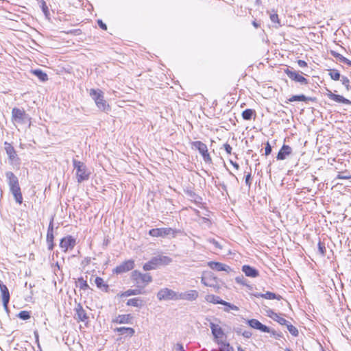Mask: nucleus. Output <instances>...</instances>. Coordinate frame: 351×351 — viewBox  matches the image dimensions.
I'll return each instance as SVG.
<instances>
[{
  "label": "nucleus",
  "mask_w": 351,
  "mask_h": 351,
  "mask_svg": "<svg viewBox=\"0 0 351 351\" xmlns=\"http://www.w3.org/2000/svg\"><path fill=\"white\" fill-rule=\"evenodd\" d=\"M5 177L10 191L14 196L16 203L21 204L23 202V196L18 178L12 171H6Z\"/></svg>",
  "instance_id": "f257e3e1"
},
{
  "label": "nucleus",
  "mask_w": 351,
  "mask_h": 351,
  "mask_svg": "<svg viewBox=\"0 0 351 351\" xmlns=\"http://www.w3.org/2000/svg\"><path fill=\"white\" fill-rule=\"evenodd\" d=\"M173 260L171 257L159 254L152 257L149 261L143 265V268L145 271L153 270L160 266L168 265Z\"/></svg>",
  "instance_id": "f03ea898"
},
{
  "label": "nucleus",
  "mask_w": 351,
  "mask_h": 351,
  "mask_svg": "<svg viewBox=\"0 0 351 351\" xmlns=\"http://www.w3.org/2000/svg\"><path fill=\"white\" fill-rule=\"evenodd\" d=\"M90 96L95 101L97 107L104 112H108L110 110V106L104 99V93L99 89H90Z\"/></svg>",
  "instance_id": "7ed1b4c3"
},
{
  "label": "nucleus",
  "mask_w": 351,
  "mask_h": 351,
  "mask_svg": "<svg viewBox=\"0 0 351 351\" xmlns=\"http://www.w3.org/2000/svg\"><path fill=\"white\" fill-rule=\"evenodd\" d=\"M74 169H76V177L78 183H81L89 178L90 172L88 171L86 165L75 159L73 160Z\"/></svg>",
  "instance_id": "20e7f679"
},
{
  "label": "nucleus",
  "mask_w": 351,
  "mask_h": 351,
  "mask_svg": "<svg viewBox=\"0 0 351 351\" xmlns=\"http://www.w3.org/2000/svg\"><path fill=\"white\" fill-rule=\"evenodd\" d=\"M191 145L193 148H195L199 151L206 163L212 162V158L210 156L207 145L205 143L197 141L192 142Z\"/></svg>",
  "instance_id": "39448f33"
},
{
  "label": "nucleus",
  "mask_w": 351,
  "mask_h": 351,
  "mask_svg": "<svg viewBox=\"0 0 351 351\" xmlns=\"http://www.w3.org/2000/svg\"><path fill=\"white\" fill-rule=\"evenodd\" d=\"M176 231L171 228H153L149 231V234L154 237H165L171 234L173 237H176Z\"/></svg>",
  "instance_id": "423d86ee"
},
{
  "label": "nucleus",
  "mask_w": 351,
  "mask_h": 351,
  "mask_svg": "<svg viewBox=\"0 0 351 351\" xmlns=\"http://www.w3.org/2000/svg\"><path fill=\"white\" fill-rule=\"evenodd\" d=\"M178 292L168 288L161 289L157 293L159 300H178Z\"/></svg>",
  "instance_id": "0eeeda50"
},
{
  "label": "nucleus",
  "mask_w": 351,
  "mask_h": 351,
  "mask_svg": "<svg viewBox=\"0 0 351 351\" xmlns=\"http://www.w3.org/2000/svg\"><path fill=\"white\" fill-rule=\"evenodd\" d=\"M132 278L136 282L138 287H141V283H149L152 281V277L149 274H142L141 272L134 270L132 273Z\"/></svg>",
  "instance_id": "6e6552de"
},
{
  "label": "nucleus",
  "mask_w": 351,
  "mask_h": 351,
  "mask_svg": "<svg viewBox=\"0 0 351 351\" xmlns=\"http://www.w3.org/2000/svg\"><path fill=\"white\" fill-rule=\"evenodd\" d=\"M285 73L287 75V76L293 81L295 82H298L300 84L306 85L308 84V80L301 75H300L297 71H295L293 68H287L285 70Z\"/></svg>",
  "instance_id": "1a4fd4ad"
},
{
  "label": "nucleus",
  "mask_w": 351,
  "mask_h": 351,
  "mask_svg": "<svg viewBox=\"0 0 351 351\" xmlns=\"http://www.w3.org/2000/svg\"><path fill=\"white\" fill-rule=\"evenodd\" d=\"M210 328L211 329L212 334L214 337V341L218 343V342L223 341L222 338L225 336V333L218 324H215L213 322L210 323Z\"/></svg>",
  "instance_id": "9d476101"
},
{
  "label": "nucleus",
  "mask_w": 351,
  "mask_h": 351,
  "mask_svg": "<svg viewBox=\"0 0 351 351\" xmlns=\"http://www.w3.org/2000/svg\"><path fill=\"white\" fill-rule=\"evenodd\" d=\"M12 116L15 121L20 123H24L26 119H28V115L25 113V110L17 108L12 109Z\"/></svg>",
  "instance_id": "9b49d317"
},
{
  "label": "nucleus",
  "mask_w": 351,
  "mask_h": 351,
  "mask_svg": "<svg viewBox=\"0 0 351 351\" xmlns=\"http://www.w3.org/2000/svg\"><path fill=\"white\" fill-rule=\"evenodd\" d=\"M0 291L3 307L6 311H8V304L10 302V295L8 287L2 282L1 280H0Z\"/></svg>",
  "instance_id": "f8f14e48"
},
{
  "label": "nucleus",
  "mask_w": 351,
  "mask_h": 351,
  "mask_svg": "<svg viewBox=\"0 0 351 351\" xmlns=\"http://www.w3.org/2000/svg\"><path fill=\"white\" fill-rule=\"evenodd\" d=\"M75 239L72 236H68L61 239L60 247L64 252L72 250L75 245Z\"/></svg>",
  "instance_id": "ddd939ff"
},
{
  "label": "nucleus",
  "mask_w": 351,
  "mask_h": 351,
  "mask_svg": "<svg viewBox=\"0 0 351 351\" xmlns=\"http://www.w3.org/2000/svg\"><path fill=\"white\" fill-rule=\"evenodd\" d=\"M247 323L250 327L257 329V330H259L261 332H270V331H271V329L268 326L263 324L258 319H249V320H247Z\"/></svg>",
  "instance_id": "4468645a"
},
{
  "label": "nucleus",
  "mask_w": 351,
  "mask_h": 351,
  "mask_svg": "<svg viewBox=\"0 0 351 351\" xmlns=\"http://www.w3.org/2000/svg\"><path fill=\"white\" fill-rule=\"evenodd\" d=\"M134 262L132 260H129V261H126L123 262L122 264L117 266L115 268L114 271L117 274H121V273H124V272H126V271H128L134 268Z\"/></svg>",
  "instance_id": "2eb2a0df"
},
{
  "label": "nucleus",
  "mask_w": 351,
  "mask_h": 351,
  "mask_svg": "<svg viewBox=\"0 0 351 351\" xmlns=\"http://www.w3.org/2000/svg\"><path fill=\"white\" fill-rule=\"evenodd\" d=\"M178 300L188 301L195 300L198 297V292L196 290H190L186 292L178 293Z\"/></svg>",
  "instance_id": "dca6fc26"
},
{
  "label": "nucleus",
  "mask_w": 351,
  "mask_h": 351,
  "mask_svg": "<svg viewBox=\"0 0 351 351\" xmlns=\"http://www.w3.org/2000/svg\"><path fill=\"white\" fill-rule=\"evenodd\" d=\"M327 91H328V93L326 95L330 99L333 100L335 102L341 103V104H351V101L349 99L343 97V96L339 95H336V94L332 93L329 90H327Z\"/></svg>",
  "instance_id": "f3484780"
},
{
  "label": "nucleus",
  "mask_w": 351,
  "mask_h": 351,
  "mask_svg": "<svg viewBox=\"0 0 351 351\" xmlns=\"http://www.w3.org/2000/svg\"><path fill=\"white\" fill-rule=\"evenodd\" d=\"M292 153V149L289 145L284 144L278 153L276 158L278 160H283Z\"/></svg>",
  "instance_id": "a211bd4d"
},
{
  "label": "nucleus",
  "mask_w": 351,
  "mask_h": 351,
  "mask_svg": "<svg viewBox=\"0 0 351 351\" xmlns=\"http://www.w3.org/2000/svg\"><path fill=\"white\" fill-rule=\"evenodd\" d=\"M132 319L133 317L130 314L119 315L112 322L119 324H132Z\"/></svg>",
  "instance_id": "6ab92c4d"
},
{
  "label": "nucleus",
  "mask_w": 351,
  "mask_h": 351,
  "mask_svg": "<svg viewBox=\"0 0 351 351\" xmlns=\"http://www.w3.org/2000/svg\"><path fill=\"white\" fill-rule=\"evenodd\" d=\"M114 332L120 335H125V337H132L135 330L130 327H117L114 329Z\"/></svg>",
  "instance_id": "aec40b11"
},
{
  "label": "nucleus",
  "mask_w": 351,
  "mask_h": 351,
  "mask_svg": "<svg viewBox=\"0 0 351 351\" xmlns=\"http://www.w3.org/2000/svg\"><path fill=\"white\" fill-rule=\"evenodd\" d=\"M208 265L212 269L218 271H225L229 272L231 270V268L228 265L219 262L210 261L208 263Z\"/></svg>",
  "instance_id": "412c9836"
},
{
  "label": "nucleus",
  "mask_w": 351,
  "mask_h": 351,
  "mask_svg": "<svg viewBox=\"0 0 351 351\" xmlns=\"http://www.w3.org/2000/svg\"><path fill=\"white\" fill-rule=\"evenodd\" d=\"M242 271L247 277L256 278L259 276L258 271L248 265H245L242 267Z\"/></svg>",
  "instance_id": "4be33fe9"
},
{
  "label": "nucleus",
  "mask_w": 351,
  "mask_h": 351,
  "mask_svg": "<svg viewBox=\"0 0 351 351\" xmlns=\"http://www.w3.org/2000/svg\"><path fill=\"white\" fill-rule=\"evenodd\" d=\"M4 145H5V150L6 152V154L8 156L9 160L11 161H14L17 157L16 152L14 147L11 144H10L7 142H5Z\"/></svg>",
  "instance_id": "5701e85b"
},
{
  "label": "nucleus",
  "mask_w": 351,
  "mask_h": 351,
  "mask_svg": "<svg viewBox=\"0 0 351 351\" xmlns=\"http://www.w3.org/2000/svg\"><path fill=\"white\" fill-rule=\"evenodd\" d=\"M77 318L82 322H85L88 319L86 311L83 308L80 304L75 308Z\"/></svg>",
  "instance_id": "b1692460"
},
{
  "label": "nucleus",
  "mask_w": 351,
  "mask_h": 351,
  "mask_svg": "<svg viewBox=\"0 0 351 351\" xmlns=\"http://www.w3.org/2000/svg\"><path fill=\"white\" fill-rule=\"evenodd\" d=\"M205 300L206 302L213 303L215 304H221L223 300L221 299L219 296L213 295V294H208L205 296Z\"/></svg>",
  "instance_id": "393cba45"
},
{
  "label": "nucleus",
  "mask_w": 351,
  "mask_h": 351,
  "mask_svg": "<svg viewBox=\"0 0 351 351\" xmlns=\"http://www.w3.org/2000/svg\"><path fill=\"white\" fill-rule=\"evenodd\" d=\"M128 306H135V307H141L144 304V302L142 299L139 298H135L129 299L126 303Z\"/></svg>",
  "instance_id": "a878e982"
},
{
  "label": "nucleus",
  "mask_w": 351,
  "mask_h": 351,
  "mask_svg": "<svg viewBox=\"0 0 351 351\" xmlns=\"http://www.w3.org/2000/svg\"><path fill=\"white\" fill-rule=\"evenodd\" d=\"M32 72L41 82H46V81L48 80V76H47V73L43 72L42 70H40V69H35V70H33Z\"/></svg>",
  "instance_id": "bb28decb"
},
{
  "label": "nucleus",
  "mask_w": 351,
  "mask_h": 351,
  "mask_svg": "<svg viewBox=\"0 0 351 351\" xmlns=\"http://www.w3.org/2000/svg\"><path fill=\"white\" fill-rule=\"evenodd\" d=\"M313 100L311 97H307L304 95H293L291 97H290L288 101L289 102H293V101H311Z\"/></svg>",
  "instance_id": "cd10ccee"
},
{
  "label": "nucleus",
  "mask_w": 351,
  "mask_h": 351,
  "mask_svg": "<svg viewBox=\"0 0 351 351\" xmlns=\"http://www.w3.org/2000/svg\"><path fill=\"white\" fill-rule=\"evenodd\" d=\"M253 116L256 117V112L252 109H245L242 112V117L244 120H251Z\"/></svg>",
  "instance_id": "c85d7f7f"
},
{
  "label": "nucleus",
  "mask_w": 351,
  "mask_h": 351,
  "mask_svg": "<svg viewBox=\"0 0 351 351\" xmlns=\"http://www.w3.org/2000/svg\"><path fill=\"white\" fill-rule=\"evenodd\" d=\"M95 282L99 289L105 291H108V285L104 282V280L101 278L96 277L95 279Z\"/></svg>",
  "instance_id": "c756f323"
},
{
  "label": "nucleus",
  "mask_w": 351,
  "mask_h": 351,
  "mask_svg": "<svg viewBox=\"0 0 351 351\" xmlns=\"http://www.w3.org/2000/svg\"><path fill=\"white\" fill-rule=\"evenodd\" d=\"M143 292L141 289H128L120 294V297H128L131 295H135L141 294Z\"/></svg>",
  "instance_id": "7c9ffc66"
},
{
  "label": "nucleus",
  "mask_w": 351,
  "mask_h": 351,
  "mask_svg": "<svg viewBox=\"0 0 351 351\" xmlns=\"http://www.w3.org/2000/svg\"><path fill=\"white\" fill-rule=\"evenodd\" d=\"M219 346V351H234V348L230 344L226 341H220L217 343Z\"/></svg>",
  "instance_id": "2f4dec72"
},
{
  "label": "nucleus",
  "mask_w": 351,
  "mask_h": 351,
  "mask_svg": "<svg viewBox=\"0 0 351 351\" xmlns=\"http://www.w3.org/2000/svg\"><path fill=\"white\" fill-rule=\"evenodd\" d=\"M222 305L225 306L226 307L223 308V311L225 312H230V310H232V311H239V307L237 306L236 305L234 304H232L230 302H228L226 301H224L223 300L222 301V303H221Z\"/></svg>",
  "instance_id": "473e14b6"
},
{
  "label": "nucleus",
  "mask_w": 351,
  "mask_h": 351,
  "mask_svg": "<svg viewBox=\"0 0 351 351\" xmlns=\"http://www.w3.org/2000/svg\"><path fill=\"white\" fill-rule=\"evenodd\" d=\"M263 298L267 300H280L282 299V296L272 292L267 291L265 293H263Z\"/></svg>",
  "instance_id": "72a5a7b5"
},
{
  "label": "nucleus",
  "mask_w": 351,
  "mask_h": 351,
  "mask_svg": "<svg viewBox=\"0 0 351 351\" xmlns=\"http://www.w3.org/2000/svg\"><path fill=\"white\" fill-rule=\"evenodd\" d=\"M46 17L49 15V10L47 5L46 2L44 0H36Z\"/></svg>",
  "instance_id": "f704fd0d"
},
{
  "label": "nucleus",
  "mask_w": 351,
  "mask_h": 351,
  "mask_svg": "<svg viewBox=\"0 0 351 351\" xmlns=\"http://www.w3.org/2000/svg\"><path fill=\"white\" fill-rule=\"evenodd\" d=\"M53 239H54L53 232H47V243L48 245V249L49 250H52L54 247Z\"/></svg>",
  "instance_id": "c9c22d12"
},
{
  "label": "nucleus",
  "mask_w": 351,
  "mask_h": 351,
  "mask_svg": "<svg viewBox=\"0 0 351 351\" xmlns=\"http://www.w3.org/2000/svg\"><path fill=\"white\" fill-rule=\"evenodd\" d=\"M289 332L294 337H298L299 335L298 330L296 327L293 326L290 322H287V324H285Z\"/></svg>",
  "instance_id": "e433bc0d"
},
{
  "label": "nucleus",
  "mask_w": 351,
  "mask_h": 351,
  "mask_svg": "<svg viewBox=\"0 0 351 351\" xmlns=\"http://www.w3.org/2000/svg\"><path fill=\"white\" fill-rule=\"evenodd\" d=\"M76 286L83 290H86L89 288L86 280H84L82 277L78 278Z\"/></svg>",
  "instance_id": "4c0bfd02"
},
{
  "label": "nucleus",
  "mask_w": 351,
  "mask_h": 351,
  "mask_svg": "<svg viewBox=\"0 0 351 351\" xmlns=\"http://www.w3.org/2000/svg\"><path fill=\"white\" fill-rule=\"evenodd\" d=\"M328 74H329L330 77H331V79L333 80H335V81L339 80L341 78L340 73L339 72V71H337L336 69L330 70Z\"/></svg>",
  "instance_id": "58836bf2"
},
{
  "label": "nucleus",
  "mask_w": 351,
  "mask_h": 351,
  "mask_svg": "<svg viewBox=\"0 0 351 351\" xmlns=\"http://www.w3.org/2000/svg\"><path fill=\"white\" fill-rule=\"evenodd\" d=\"M351 178V174L347 171L338 173L336 179L348 180Z\"/></svg>",
  "instance_id": "ea45409f"
},
{
  "label": "nucleus",
  "mask_w": 351,
  "mask_h": 351,
  "mask_svg": "<svg viewBox=\"0 0 351 351\" xmlns=\"http://www.w3.org/2000/svg\"><path fill=\"white\" fill-rule=\"evenodd\" d=\"M18 317L23 320H27L30 318V313L27 311H21L18 314Z\"/></svg>",
  "instance_id": "a19ab883"
},
{
  "label": "nucleus",
  "mask_w": 351,
  "mask_h": 351,
  "mask_svg": "<svg viewBox=\"0 0 351 351\" xmlns=\"http://www.w3.org/2000/svg\"><path fill=\"white\" fill-rule=\"evenodd\" d=\"M235 281L240 285L247 286L250 287V285H247V280L245 279L243 276H239L235 278Z\"/></svg>",
  "instance_id": "79ce46f5"
},
{
  "label": "nucleus",
  "mask_w": 351,
  "mask_h": 351,
  "mask_svg": "<svg viewBox=\"0 0 351 351\" xmlns=\"http://www.w3.org/2000/svg\"><path fill=\"white\" fill-rule=\"evenodd\" d=\"M278 323H279L280 325H285L287 324V322L285 318L280 316V315L277 314L275 318L273 319Z\"/></svg>",
  "instance_id": "37998d69"
},
{
  "label": "nucleus",
  "mask_w": 351,
  "mask_h": 351,
  "mask_svg": "<svg viewBox=\"0 0 351 351\" xmlns=\"http://www.w3.org/2000/svg\"><path fill=\"white\" fill-rule=\"evenodd\" d=\"M270 19L273 23L278 24V26H276V27L281 26V25L280 24V21L278 19V15L277 14L275 13V14H271Z\"/></svg>",
  "instance_id": "c03bdc74"
},
{
  "label": "nucleus",
  "mask_w": 351,
  "mask_h": 351,
  "mask_svg": "<svg viewBox=\"0 0 351 351\" xmlns=\"http://www.w3.org/2000/svg\"><path fill=\"white\" fill-rule=\"evenodd\" d=\"M339 80L341 81L342 84H343L346 87V88L348 90L349 89V84H350L349 79L346 76H342V77H341Z\"/></svg>",
  "instance_id": "a18cd8bd"
},
{
  "label": "nucleus",
  "mask_w": 351,
  "mask_h": 351,
  "mask_svg": "<svg viewBox=\"0 0 351 351\" xmlns=\"http://www.w3.org/2000/svg\"><path fill=\"white\" fill-rule=\"evenodd\" d=\"M186 193L190 198L194 199L195 202L197 201V198H199L193 191L187 190Z\"/></svg>",
  "instance_id": "49530a36"
},
{
  "label": "nucleus",
  "mask_w": 351,
  "mask_h": 351,
  "mask_svg": "<svg viewBox=\"0 0 351 351\" xmlns=\"http://www.w3.org/2000/svg\"><path fill=\"white\" fill-rule=\"evenodd\" d=\"M202 282L206 286L208 287H212L213 285L210 280H209L206 276L202 278Z\"/></svg>",
  "instance_id": "de8ad7c7"
},
{
  "label": "nucleus",
  "mask_w": 351,
  "mask_h": 351,
  "mask_svg": "<svg viewBox=\"0 0 351 351\" xmlns=\"http://www.w3.org/2000/svg\"><path fill=\"white\" fill-rule=\"evenodd\" d=\"M271 151H272L271 146L270 145L269 143L267 142L266 143V146L265 148V154L266 156H268L271 154Z\"/></svg>",
  "instance_id": "09e8293b"
},
{
  "label": "nucleus",
  "mask_w": 351,
  "mask_h": 351,
  "mask_svg": "<svg viewBox=\"0 0 351 351\" xmlns=\"http://www.w3.org/2000/svg\"><path fill=\"white\" fill-rule=\"evenodd\" d=\"M251 179H252L251 173L248 172L245 176V182L246 185H247L249 187H250V186H251Z\"/></svg>",
  "instance_id": "8fccbe9b"
},
{
  "label": "nucleus",
  "mask_w": 351,
  "mask_h": 351,
  "mask_svg": "<svg viewBox=\"0 0 351 351\" xmlns=\"http://www.w3.org/2000/svg\"><path fill=\"white\" fill-rule=\"evenodd\" d=\"M278 313H275L273 310L271 309H268L267 311V315L271 318L272 319H274L275 318V317L276 316Z\"/></svg>",
  "instance_id": "3c124183"
},
{
  "label": "nucleus",
  "mask_w": 351,
  "mask_h": 351,
  "mask_svg": "<svg viewBox=\"0 0 351 351\" xmlns=\"http://www.w3.org/2000/svg\"><path fill=\"white\" fill-rule=\"evenodd\" d=\"M318 249H319V252L322 255H324V254L326 252V247H325L323 243H322L321 242H319V243H318Z\"/></svg>",
  "instance_id": "603ef678"
},
{
  "label": "nucleus",
  "mask_w": 351,
  "mask_h": 351,
  "mask_svg": "<svg viewBox=\"0 0 351 351\" xmlns=\"http://www.w3.org/2000/svg\"><path fill=\"white\" fill-rule=\"evenodd\" d=\"M97 24L101 29L104 30L107 29V25L101 20H98Z\"/></svg>",
  "instance_id": "864d4df0"
},
{
  "label": "nucleus",
  "mask_w": 351,
  "mask_h": 351,
  "mask_svg": "<svg viewBox=\"0 0 351 351\" xmlns=\"http://www.w3.org/2000/svg\"><path fill=\"white\" fill-rule=\"evenodd\" d=\"M223 147H224V149H225V150H226L227 154H231L232 149V147L229 144L225 143L223 145Z\"/></svg>",
  "instance_id": "5fc2aeb1"
},
{
  "label": "nucleus",
  "mask_w": 351,
  "mask_h": 351,
  "mask_svg": "<svg viewBox=\"0 0 351 351\" xmlns=\"http://www.w3.org/2000/svg\"><path fill=\"white\" fill-rule=\"evenodd\" d=\"M298 64L301 68L307 67V63L304 60H299Z\"/></svg>",
  "instance_id": "6e6d98bb"
},
{
  "label": "nucleus",
  "mask_w": 351,
  "mask_h": 351,
  "mask_svg": "<svg viewBox=\"0 0 351 351\" xmlns=\"http://www.w3.org/2000/svg\"><path fill=\"white\" fill-rule=\"evenodd\" d=\"M47 232H53V219H51V221L49 223Z\"/></svg>",
  "instance_id": "4d7b16f0"
},
{
  "label": "nucleus",
  "mask_w": 351,
  "mask_h": 351,
  "mask_svg": "<svg viewBox=\"0 0 351 351\" xmlns=\"http://www.w3.org/2000/svg\"><path fill=\"white\" fill-rule=\"evenodd\" d=\"M176 351H185L183 346L181 343H177L176 346Z\"/></svg>",
  "instance_id": "13d9d810"
},
{
  "label": "nucleus",
  "mask_w": 351,
  "mask_h": 351,
  "mask_svg": "<svg viewBox=\"0 0 351 351\" xmlns=\"http://www.w3.org/2000/svg\"><path fill=\"white\" fill-rule=\"evenodd\" d=\"M242 335L245 337V338H250L252 336V332H250V331H244L243 333H242Z\"/></svg>",
  "instance_id": "bf43d9fd"
},
{
  "label": "nucleus",
  "mask_w": 351,
  "mask_h": 351,
  "mask_svg": "<svg viewBox=\"0 0 351 351\" xmlns=\"http://www.w3.org/2000/svg\"><path fill=\"white\" fill-rule=\"evenodd\" d=\"M330 54L335 57V58L338 59L340 57V53L335 51H330Z\"/></svg>",
  "instance_id": "052dcab7"
},
{
  "label": "nucleus",
  "mask_w": 351,
  "mask_h": 351,
  "mask_svg": "<svg viewBox=\"0 0 351 351\" xmlns=\"http://www.w3.org/2000/svg\"><path fill=\"white\" fill-rule=\"evenodd\" d=\"M230 163L232 165V166L236 169H239V165L238 163L235 162H233L232 160H230Z\"/></svg>",
  "instance_id": "680f3d73"
},
{
  "label": "nucleus",
  "mask_w": 351,
  "mask_h": 351,
  "mask_svg": "<svg viewBox=\"0 0 351 351\" xmlns=\"http://www.w3.org/2000/svg\"><path fill=\"white\" fill-rule=\"evenodd\" d=\"M253 295L256 298H263V293H253Z\"/></svg>",
  "instance_id": "e2e57ef3"
},
{
  "label": "nucleus",
  "mask_w": 351,
  "mask_h": 351,
  "mask_svg": "<svg viewBox=\"0 0 351 351\" xmlns=\"http://www.w3.org/2000/svg\"><path fill=\"white\" fill-rule=\"evenodd\" d=\"M346 58H345L344 56H343L342 55H340V57L338 58V60L341 62H343L344 63L346 62Z\"/></svg>",
  "instance_id": "0e129e2a"
},
{
  "label": "nucleus",
  "mask_w": 351,
  "mask_h": 351,
  "mask_svg": "<svg viewBox=\"0 0 351 351\" xmlns=\"http://www.w3.org/2000/svg\"><path fill=\"white\" fill-rule=\"evenodd\" d=\"M269 333H271V334L272 335H274V336H276H276H278V337H280V335L277 334V332H276L274 330H271V331H270V332H269Z\"/></svg>",
  "instance_id": "69168bd1"
},
{
  "label": "nucleus",
  "mask_w": 351,
  "mask_h": 351,
  "mask_svg": "<svg viewBox=\"0 0 351 351\" xmlns=\"http://www.w3.org/2000/svg\"><path fill=\"white\" fill-rule=\"evenodd\" d=\"M252 25L256 28H258L260 26V25L255 21L252 22Z\"/></svg>",
  "instance_id": "338daca9"
},
{
  "label": "nucleus",
  "mask_w": 351,
  "mask_h": 351,
  "mask_svg": "<svg viewBox=\"0 0 351 351\" xmlns=\"http://www.w3.org/2000/svg\"><path fill=\"white\" fill-rule=\"evenodd\" d=\"M344 64H346L349 66H351V60H350L348 58H346V62H344Z\"/></svg>",
  "instance_id": "774afa93"
}]
</instances>
